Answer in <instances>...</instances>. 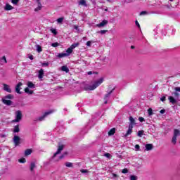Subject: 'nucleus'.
<instances>
[{"instance_id":"nucleus-1","label":"nucleus","mask_w":180,"mask_h":180,"mask_svg":"<svg viewBox=\"0 0 180 180\" xmlns=\"http://www.w3.org/2000/svg\"><path fill=\"white\" fill-rule=\"evenodd\" d=\"M174 91L172 92V95H174V97L172 96H168V100L172 105L176 104V99H179V93L178 92H180V87H174Z\"/></svg>"},{"instance_id":"nucleus-2","label":"nucleus","mask_w":180,"mask_h":180,"mask_svg":"<svg viewBox=\"0 0 180 180\" xmlns=\"http://www.w3.org/2000/svg\"><path fill=\"white\" fill-rule=\"evenodd\" d=\"M103 82V78L101 77L98 80L96 81L93 85L86 84L84 86V91H94V89H96Z\"/></svg>"},{"instance_id":"nucleus-3","label":"nucleus","mask_w":180,"mask_h":180,"mask_svg":"<svg viewBox=\"0 0 180 180\" xmlns=\"http://www.w3.org/2000/svg\"><path fill=\"white\" fill-rule=\"evenodd\" d=\"M15 96L12 94H8L6 96H4V98H2L1 101L4 105H6V106H11L13 104V101H11L12 99H14Z\"/></svg>"},{"instance_id":"nucleus-4","label":"nucleus","mask_w":180,"mask_h":180,"mask_svg":"<svg viewBox=\"0 0 180 180\" xmlns=\"http://www.w3.org/2000/svg\"><path fill=\"white\" fill-rule=\"evenodd\" d=\"M129 128L128 130L127 131L126 134L124 135V137H127V136H129V134H131L133 133V127L136 126V120L133 117L130 116L129 117Z\"/></svg>"},{"instance_id":"nucleus-5","label":"nucleus","mask_w":180,"mask_h":180,"mask_svg":"<svg viewBox=\"0 0 180 180\" xmlns=\"http://www.w3.org/2000/svg\"><path fill=\"white\" fill-rule=\"evenodd\" d=\"M22 117L23 115H22V111L17 110L15 112V119L12 121V123H19V122L22 120Z\"/></svg>"},{"instance_id":"nucleus-6","label":"nucleus","mask_w":180,"mask_h":180,"mask_svg":"<svg viewBox=\"0 0 180 180\" xmlns=\"http://www.w3.org/2000/svg\"><path fill=\"white\" fill-rule=\"evenodd\" d=\"M64 150V145L61 143H58V150L53 154V158H55L58 155V154H61V151Z\"/></svg>"},{"instance_id":"nucleus-7","label":"nucleus","mask_w":180,"mask_h":180,"mask_svg":"<svg viewBox=\"0 0 180 180\" xmlns=\"http://www.w3.org/2000/svg\"><path fill=\"white\" fill-rule=\"evenodd\" d=\"M113 91H115V88L112 89L110 92H108L107 94L104 96V103L105 105L108 104V101H109V98H110V95L113 94Z\"/></svg>"},{"instance_id":"nucleus-8","label":"nucleus","mask_w":180,"mask_h":180,"mask_svg":"<svg viewBox=\"0 0 180 180\" xmlns=\"http://www.w3.org/2000/svg\"><path fill=\"white\" fill-rule=\"evenodd\" d=\"M13 143L15 144V146L17 147V146L20 144V137L15 135L13 139Z\"/></svg>"},{"instance_id":"nucleus-9","label":"nucleus","mask_w":180,"mask_h":180,"mask_svg":"<svg viewBox=\"0 0 180 180\" xmlns=\"http://www.w3.org/2000/svg\"><path fill=\"white\" fill-rule=\"evenodd\" d=\"M51 113H53V111H48L44 112V114L42 116L39 117V122L44 120L45 117H46V116H49V115H51Z\"/></svg>"},{"instance_id":"nucleus-10","label":"nucleus","mask_w":180,"mask_h":180,"mask_svg":"<svg viewBox=\"0 0 180 180\" xmlns=\"http://www.w3.org/2000/svg\"><path fill=\"white\" fill-rule=\"evenodd\" d=\"M44 77V70L43 69H40L38 72V78L39 81H43Z\"/></svg>"},{"instance_id":"nucleus-11","label":"nucleus","mask_w":180,"mask_h":180,"mask_svg":"<svg viewBox=\"0 0 180 180\" xmlns=\"http://www.w3.org/2000/svg\"><path fill=\"white\" fill-rule=\"evenodd\" d=\"M108 21L107 20H103L99 24H97L96 26H97V27H104V26H106V25H108Z\"/></svg>"},{"instance_id":"nucleus-12","label":"nucleus","mask_w":180,"mask_h":180,"mask_svg":"<svg viewBox=\"0 0 180 180\" xmlns=\"http://www.w3.org/2000/svg\"><path fill=\"white\" fill-rule=\"evenodd\" d=\"M22 85H23V84L22 82H19L16 86H15V92L17 94H22V92H20V86H22Z\"/></svg>"},{"instance_id":"nucleus-13","label":"nucleus","mask_w":180,"mask_h":180,"mask_svg":"<svg viewBox=\"0 0 180 180\" xmlns=\"http://www.w3.org/2000/svg\"><path fill=\"white\" fill-rule=\"evenodd\" d=\"M4 90L6 91V92H8V94H12V89L9 86V85L4 84Z\"/></svg>"},{"instance_id":"nucleus-14","label":"nucleus","mask_w":180,"mask_h":180,"mask_svg":"<svg viewBox=\"0 0 180 180\" xmlns=\"http://www.w3.org/2000/svg\"><path fill=\"white\" fill-rule=\"evenodd\" d=\"M145 147L146 151H151V150L154 148V146L153 145V143H148L145 146Z\"/></svg>"},{"instance_id":"nucleus-15","label":"nucleus","mask_w":180,"mask_h":180,"mask_svg":"<svg viewBox=\"0 0 180 180\" xmlns=\"http://www.w3.org/2000/svg\"><path fill=\"white\" fill-rule=\"evenodd\" d=\"M36 167V163L34 162H32L30 165V169L32 172L34 170V168Z\"/></svg>"},{"instance_id":"nucleus-16","label":"nucleus","mask_w":180,"mask_h":180,"mask_svg":"<svg viewBox=\"0 0 180 180\" xmlns=\"http://www.w3.org/2000/svg\"><path fill=\"white\" fill-rule=\"evenodd\" d=\"M27 85L28 88H31L32 89H34V88H36V85L32 82H28Z\"/></svg>"},{"instance_id":"nucleus-17","label":"nucleus","mask_w":180,"mask_h":180,"mask_svg":"<svg viewBox=\"0 0 180 180\" xmlns=\"http://www.w3.org/2000/svg\"><path fill=\"white\" fill-rule=\"evenodd\" d=\"M58 58H63L64 57H68V54L65 53H60L57 55Z\"/></svg>"},{"instance_id":"nucleus-18","label":"nucleus","mask_w":180,"mask_h":180,"mask_svg":"<svg viewBox=\"0 0 180 180\" xmlns=\"http://www.w3.org/2000/svg\"><path fill=\"white\" fill-rule=\"evenodd\" d=\"M4 9L5 11H12V9H13V6H11L9 4H6Z\"/></svg>"},{"instance_id":"nucleus-19","label":"nucleus","mask_w":180,"mask_h":180,"mask_svg":"<svg viewBox=\"0 0 180 180\" xmlns=\"http://www.w3.org/2000/svg\"><path fill=\"white\" fill-rule=\"evenodd\" d=\"M37 2H38V6L34 9L35 12H39V11L41 9V3H40L39 0H37Z\"/></svg>"},{"instance_id":"nucleus-20","label":"nucleus","mask_w":180,"mask_h":180,"mask_svg":"<svg viewBox=\"0 0 180 180\" xmlns=\"http://www.w3.org/2000/svg\"><path fill=\"white\" fill-rule=\"evenodd\" d=\"M116 132V128H112L108 131V136H113Z\"/></svg>"},{"instance_id":"nucleus-21","label":"nucleus","mask_w":180,"mask_h":180,"mask_svg":"<svg viewBox=\"0 0 180 180\" xmlns=\"http://www.w3.org/2000/svg\"><path fill=\"white\" fill-rule=\"evenodd\" d=\"M25 94H29V95H33V91L30 90L29 87L25 89Z\"/></svg>"},{"instance_id":"nucleus-22","label":"nucleus","mask_w":180,"mask_h":180,"mask_svg":"<svg viewBox=\"0 0 180 180\" xmlns=\"http://www.w3.org/2000/svg\"><path fill=\"white\" fill-rule=\"evenodd\" d=\"M32 149H27V150H25V157H27V155H30V154H32Z\"/></svg>"},{"instance_id":"nucleus-23","label":"nucleus","mask_w":180,"mask_h":180,"mask_svg":"<svg viewBox=\"0 0 180 180\" xmlns=\"http://www.w3.org/2000/svg\"><path fill=\"white\" fill-rule=\"evenodd\" d=\"M13 133H19L20 131V129H19V125L14 126Z\"/></svg>"},{"instance_id":"nucleus-24","label":"nucleus","mask_w":180,"mask_h":180,"mask_svg":"<svg viewBox=\"0 0 180 180\" xmlns=\"http://www.w3.org/2000/svg\"><path fill=\"white\" fill-rule=\"evenodd\" d=\"M61 70L64 71L65 72H70V69L67 66H62Z\"/></svg>"},{"instance_id":"nucleus-25","label":"nucleus","mask_w":180,"mask_h":180,"mask_svg":"<svg viewBox=\"0 0 180 180\" xmlns=\"http://www.w3.org/2000/svg\"><path fill=\"white\" fill-rule=\"evenodd\" d=\"M79 5H82V6H87L86 1L85 0H80V1H79Z\"/></svg>"},{"instance_id":"nucleus-26","label":"nucleus","mask_w":180,"mask_h":180,"mask_svg":"<svg viewBox=\"0 0 180 180\" xmlns=\"http://www.w3.org/2000/svg\"><path fill=\"white\" fill-rule=\"evenodd\" d=\"M36 48H37V51L38 53H41V51H43V49H41V46L40 45L37 44Z\"/></svg>"},{"instance_id":"nucleus-27","label":"nucleus","mask_w":180,"mask_h":180,"mask_svg":"<svg viewBox=\"0 0 180 180\" xmlns=\"http://www.w3.org/2000/svg\"><path fill=\"white\" fill-rule=\"evenodd\" d=\"M173 136H174L175 137H177V136H180V131L179 129H174Z\"/></svg>"},{"instance_id":"nucleus-28","label":"nucleus","mask_w":180,"mask_h":180,"mask_svg":"<svg viewBox=\"0 0 180 180\" xmlns=\"http://www.w3.org/2000/svg\"><path fill=\"white\" fill-rule=\"evenodd\" d=\"M79 46V43H74L72 44L70 47L71 49L73 50L74 49H75V47H78Z\"/></svg>"},{"instance_id":"nucleus-29","label":"nucleus","mask_w":180,"mask_h":180,"mask_svg":"<svg viewBox=\"0 0 180 180\" xmlns=\"http://www.w3.org/2000/svg\"><path fill=\"white\" fill-rule=\"evenodd\" d=\"M65 167L68 168H72V163L70 162H67L65 163Z\"/></svg>"},{"instance_id":"nucleus-30","label":"nucleus","mask_w":180,"mask_h":180,"mask_svg":"<svg viewBox=\"0 0 180 180\" xmlns=\"http://www.w3.org/2000/svg\"><path fill=\"white\" fill-rule=\"evenodd\" d=\"M72 53V49L70 46L67 50H66V54H68V56Z\"/></svg>"},{"instance_id":"nucleus-31","label":"nucleus","mask_w":180,"mask_h":180,"mask_svg":"<svg viewBox=\"0 0 180 180\" xmlns=\"http://www.w3.org/2000/svg\"><path fill=\"white\" fill-rule=\"evenodd\" d=\"M143 134H144V131L143 130H140L138 131L137 136L139 137H143Z\"/></svg>"},{"instance_id":"nucleus-32","label":"nucleus","mask_w":180,"mask_h":180,"mask_svg":"<svg viewBox=\"0 0 180 180\" xmlns=\"http://www.w3.org/2000/svg\"><path fill=\"white\" fill-rule=\"evenodd\" d=\"M97 33H100V34H105L108 33V30H100V31H98Z\"/></svg>"},{"instance_id":"nucleus-33","label":"nucleus","mask_w":180,"mask_h":180,"mask_svg":"<svg viewBox=\"0 0 180 180\" xmlns=\"http://www.w3.org/2000/svg\"><path fill=\"white\" fill-rule=\"evenodd\" d=\"M63 20H64V17H61L57 19L58 23H60V24L63 23Z\"/></svg>"},{"instance_id":"nucleus-34","label":"nucleus","mask_w":180,"mask_h":180,"mask_svg":"<svg viewBox=\"0 0 180 180\" xmlns=\"http://www.w3.org/2000/svg\"><path fill=\"white\" fill-rule=\"evenodd\" d=\"M172 143L173 144H176V136H173V137L172 139Z\"/></svg>"},{"instance_id":"nucleus-35","label":"nucleus","mask_w":180,"mask_h":180,"mask_svg":"<svg viewBox=\"0 0 180 180\" xmlns=\"http://www.w3.org/2000/svg\"><path fill=\"white\" fill-rule=\"evenodd\" d=\"M60 46V44L58 42H55L51 44L52 47H58Z\"/></svg>"},{"instance_id":"nucleus-36","label":"nucleus","mask_w":180,"mask_h":180,"mask_svg":"<svg viewBox=\"0 0 180 180\" xmlns=\"http://www.w3.org/2000/svg\"><path fill=\"white\" fill-rule=\"evenodd\" d=\"M51 33H53L55 36L57 35V30L51 28Z\"/></svg>"},{"instance_id":"nucleus-37","label":"nucleus","mask_w":180,"mask_h":180,"mask_svg":"<svg viewBox=\"0 0 180 180\" xmlns=\"http://www.w3.org/2000/svg\"><path fill=\"white\" fill-rule=\"evenodd\" d=\"M18 162H20L21 164H25V162H26V159L21 158V159L18 160Z\"/></svg>"},{"instance_id":"nucleus-38","label":"nucleus","mask_w":180,"mask_h":180,"mask_svg":"<svg viewBox=\"0 0 180 180\" xmlns=\"http://www.w3.org/2000/svg\"><path fill=\"white\" fill-rule=\"evenodd\" d=\"M148 114L149 116H153V109L149 108L148 110Z\"/></svg>"},{"instance_id":"nucleus-39","label":"nucleus","mask_w":180,"mask_h":180,"mask_svg":"<svg viewBox=\"0 0 180 180\" xmlns=\"http://www.w3.org/2000/svg\"><path fill=\"white\" fill-rule=\"evenodd\" d=\"M80 172H82V174H88V172H89V171H88V169H82L80 170Z\"/></svg>"},{"instance_id":"nucleus-40","label":"nucleus","mask_w":180,"mask_h":180,"mask_svg":"<svg viewBox=\"0 0 180 180\" xmlns=\"http://www.w3.org/2000/svg\"><path fill=\"white\" fill-rule=\"evenodd\" d=\"M130 180H137V176L131 175L130 176Z\"/></svg>"},{"instance_id":"nucleus-41","label":"nucleus","mask_w":180,"mask_h":180,"mask_svg":"<svg viewBox=\"0 0 180 180\" xmlns=\"http://www.w3.org/2000/svg\"><path fill=\"white\" fill-rule=\"evenodd\" d=\"M19 1L20 0H11V2L13 5H18V4H19Z\"/></svg>"},{"instance_id":"nucleus-42","label":"nucleus","mask_w":180,"mask_h":180,"mask_svg":"<svg viewBox=\"0 0 180 180\" xmlns=\"http://www.w3.org/2000/svg\"><path fill=\"white\" fill-rule=\"evenodd\" d=\"M73 27L75 30H77V32H78V33L80 32L79 27H78V25H74Z\"/></svg>"},{"instance_id":"nucleus-43","label":"nucleus","mask_w":180,"mask_h":180,"mask_svg":"<svg viewBox=\"0 0 180 180\" xmlns=\"http://www.w3.org/2000/svg\"><path fill=\"white\" fill-rule=\"evenodd\" d=\"M1 61H4L5 64H6V63H8V60H6V57L3 56L1 59Z\"/></svg>"},{"instance_id":"nucleus-44","label":"nucleus","mask_w":180,"mask_h":180,"mask_svg":"<svg viewBox=\"0 0 180 180\" xmlns=\"http://www.w3.org/2000/svg\"><path fill=\"white\" fill-rule=\"evenodd\" d=\"M104 157H106V158H110L112 155H110V153H105Z\"/></svg>"},{"instance_id":"nucleus-45","label":"nucleus","mask_w":180,"mask_h":180,"mask_svg":"<svg viewBox=\"0 0 180 180\" xmlns=\"http://www.w3.org/2000/svg\"><path fill=\"white\" fill-rule=\"evenodd\" d=\"M91 44H92V41H88L86 44V46L91 47Z\"/></svg>"},{"instance_id":"nucleus-46","label":"nucleus","mask_w":180,"mask_h":180,"mask_svg":"<svg viewBox=\"0 0 180 180\" xmlns=\"http://www.w3.org/2000/svg\"><path fill=\"white\" fill-rule=\"evenodd\" d=\"M88 75H92V74H98V72L89 71L87 72Z\"/></svg>"},{"instance_id":"nucleus-47","label":"nucleus","mask_w":180,"mask_h":180,"mask_svg":"<svg viewBox=\"0 0 180 180\" xmlns=\"http://www.w3.org/2000/svg\"><path fill=\"white\" fill-rule=\"evenodd\" d=\"M139 122H146V120H144V117H139Z\"/></svg>"},{"instance_id":"nucleus-48","label":"nucleus","mask_w":180,"mask_h":180,"mask_svg":"<svg viewBox=\"0 0 180 180\" xmlns=\"http://www.w3.org/2000/svg\"><path fill=\"white\" fill-rule=\"evenodd\" d=\"M42 67H49V63H41Z\"/></svg>"},{"instance_id":"nucleus-49","label":"nucleus","mask_w":180,"mask_h":180,"mask_svg":"<svg viewBox=\"0 0 180 180\" xmlns=\"http://www.w3.org/2000/svg\"><path fill=\"white\" fill-rule=\"evenodd\" d=\"M127 172H129V170L127 169H122V174H127Z\"/></svg>"},{"instance_id":"nucleus-50","label":"nucleus","mask_w":180,"mask_h":180,"mask_svg":"<svg viewBox=\"0 0 180 180\" xmlns=\"http://www.w3.org/2000/svg\"><path fill=\"white\" fill-rule=\"evenodd\" d=\"M148 13H147V11H141V12L140 13V15H148Z\"/></svg>"},{"instance_id":"nucleus-51","label":"nucleus","mask_w":180,"mask_h":180,"mask_svg":"<svg viewBox=\"0 0 180 180\" xmlns=\"http://www.w3.org/2000/svg\"><path fill=\"white\" fill-rule=\"evenodd\" d=\"M160 101H161L162 102H165V101H166V97H165V96H162V98H160Z\"/></svg>"},{"instance_id":"nucleus-52","label":"nucleus","mask_w":180,"mask_h":180,"mask_svg":"<svg viewBox=\"0 0 180 180\" xmlns=\"http://www.w3.org/2000/svg\"><path fill=\"white\" fill-rule=\"evenodd\" d=\"M135 148H136V151H139V150H140V145H136Z\"/></svg>"},{"instance_id":"nucleus-53","label":"nucleus","mask_w":180,"mask_h":180,"mask_svg":"<svg viewBox=\"0 0 180 180\" xmlns=\"http://www.w3.org/2000/svg\"><path fill=\"white\" fill-rule=\"evenodd\" d=\"M160 113L161 115H164V113H165V109L161 110L160 111Z\"/></svg>"},{"instance_id":"nucleus-54","label":"nucleus","mask_w":180,"mask_h":180,"mask_svg":"<svg viewBox=\"0 0 180 180\" xmlns=\"http://www.w3.org/2000/svg\"><path fill=\"white\" fill-rule=\"evenodd\" d=\"M136 25L140 29V24L139 23V21H135Z\"/></svg>"},{"instance_id":"nucleus-55","label":"nucleus","mask_w":180,"mask_h":180,"mask_svg":"<svg viewBox=\"0 0 180 180\" xmlns=\"http://www.w3.org/2000/svg\"><path fill=\"white\" fill-rule=\"evenodd\" d=\"M65 156L63 155V154H62L60 157H59V158H60V160H63V158H64Z\"/></svg>"},{"instance_id":"nucleus-56","label":"nucleus","mask_w":180,"mask_h":180,"mask_svg":"<svg viewBox=\"0 0 180 180\" xmlns=\"http://www.w3.org/2000/svg\"><path fill=\"white\" fill-rule=\"evenodd\" d=\"M1 139H4V137H6V135L5 134H1L0 135Z\"/></svg>"},{"instance_id":"nucleus-57","label":"nucleus","mask_w":180,"mask_h":180,"mask_svg":"<svg viewBox=\"0 0 180 180\" xmlns=\"http://www.w3.org/2000/svg\"><path fill=\"white\" fill-rule=\"evenodd\" d=\"M112 176H113L114 178H117V176H117V174L113 173V174H112Z\"/></svg>"},{"instance_id":"nucleus-58","label":"nucleus","mask_w":180,"mask_h":180,"mask_svg":"<svg viewBox=\"0 0 180 180\" xmlns=\"http://www.w3.org/2000/svg\"><path fill=\"white\" fill-rule=\"evenodd\" d=\"M29 58H30V60H33V58H33V55L30 56H29Z\"/></svg>"},{"instance_id":"nucleus-59","label":"nucleus","mask_w":180,"mask_h":180,"mask_svg":"<svg viewBox=\"0 0 180 180\" xmlns=\"http://www.w3.org/2000/svg\"><path fill=\"white\" fill-rule=\"evenodd\" d=\"M63 155L65 157V155H68V152H65L64 153H63Z\"/></svg>"},{"instance_id":"nucleus-60","label":"nucleus","mask_w":180,"mask_h":180,"mask_svg":"<svg viewBox=\"0 0 180 180\" xmlns=\"http://www.w3.org/2000/svg\"><path fill=\"white\" fill-rule=\"evenodd\" d=\"M92 3L94 4V5H95L96 4V1H95V0H93Z\"/></svg>"},{"instance_id":"nucleus-61","label":"nucleus","mask_w":180,"mask_h":180,"mask_svg":"<svg viewBox=\"0 0 180 180\" xmlns=\"http://www.w3.org/2000/svg\"><path fill=\"white\" fill-rule=\"evenodd\" d=\"M105 12H108V7H106L105 8H104Z\"/></svg>"},{"instance_id":"nucleus-62","label":"nucleus","mask_w":180,"mask_h":180,"mask_svg":"<svg viewBox=\"0 0 180 180\" xmlns=\"http://www.w3.org/2000/svg\"><path fill=\"white\" fill-rule=\"evenodd\" d=\"M131 49H134V46H131Z\"/></svg>"},{"instance_id":"nucleus-63","label":"nucleus","mask_w":180,"mask_h":180,"mask_svg":"<svg viewBox=\"0 0 180 180\" xmlns=\"http://www.w3.org/2000/svg\"><path fill=\"white\" fill-rule=\"evenodd\" d=\"M108 1V2H110V0H107Z\"/></svg>"},{"instance_id":"nucleus-64","label":"nucleus","mask_w":180,"mask_h":180,"mask_svg":"<svg viewBox=\"0 0 180 180\" xmlns=\"http://www.w3.org/2000/svg\"><path fill=\"white\" fill-rule=\"evenodd\" d=\"M171 2H172V1H174V0H169Z\"/></svg>"}]
</instances>
